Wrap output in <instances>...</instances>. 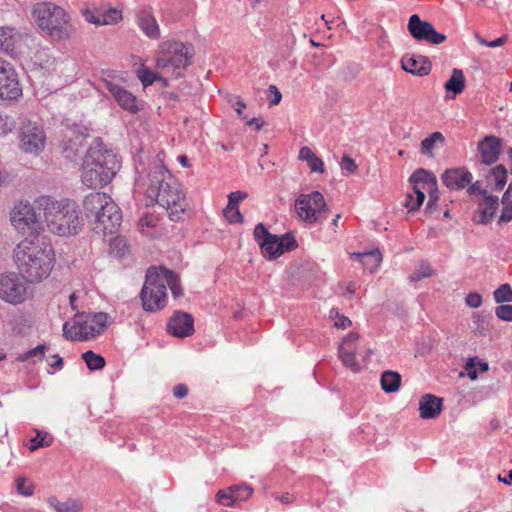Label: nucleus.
I'll list each match as a JSON object with an SVG mask.
<instances>
[{
	"label": "nucleus",
	"instance_id": "1",
	"mask_svg": "<svg viewBox=\"0 0 512 512\" xmlns=\"http://www.w3.org/2000/svg\"><path fill=\"white\" fill-rule=\"evenodd\" d=\"M13 259L19 275L29 283H37L52 271L54 251L38 236L26 237L14 248Z\"/></svg>",
	"mask_w": 512,
	"mask_h": 512
},
{
	"label": "nucleus",
	"instance_id": "2",
	"mask_svg": "<svg viewBox=\"0 0 512 512\" xmlns=\"http://www.w3.org/2000/svg\"><path fill=\"white\" fill-rule=\"evenodd\" d=\"M147 197L165 208L172 221H179L187 208V202L179 184L162 165H156L149 174Z\"/></svg>",
	"mask_w": 512,
	"mask_h": 512
},
{
	"label": "nucleus",
	"instance_id": "3",
	"mask_svg": "<svg viewBox=\"0 0 512 512\" xmlns=\"http://www.w3.org/2000/svg\"><path fill=\"white\" fill-rule=\"evenodd\" d=\"M36 202L44 212L45 223L51 233L68 237L82 230L83 219L74 201L69 199L57 201L49 196H41Z\"/></svg>",
	"mask_w": 512,
	"mask_h": 512
},
{
	"label": "nucleus",
	"instance_id": "4",
	"mask_svg": "<svg viewBox=\"0 0 512 512\" xmlns=\"http://www.w3.org/2000/svg\"><path fill=\"white\" fill-rule=\"evenodd\" d=\"M167 287L175 298L182 294L177 274L162 266L150 267L140 292L143 309L148 312L163 309L167 301Z\"/></svg>",
	"mask_w": 512,
	"mask_h": 512
},
{
	"label": "nucleus",
	"instance_id": "5",
	"mask_svg": "<svg viewBox=\"0 0 512 512\" xmlns=\"http://www.w3.org/2000/svg\"><path fill=\"white\" fill-rule=\"evenodd\" d=\"M120 167V159L112 150L92 147L82 164V182L89 188H101L112 181Z\"/></svg>",
	"mask_w": 512,
	"mask_h": 512
},
{
	"label": "nucleus",
	"instance_id": "6",
	"mask_svg": "<svg viewBox=\"0 0 512 512\" xmlns=\"http://www.w3.org/2000/svg\"><path fill=\"white\" fill-rule=\"evenodd\" d=\"M83 209L99 235L115 233L120 227L122 214L114 200L106 193L92 192L83 201Z\"/></svg>",
	"mask_w": 512,
	"mask_h": 512
},
{
	"label": "nucleus",
	"instance_id": "7",
	"mask_svg": "<svg viewBox=\"0 0 512 512\" xmlns=\"http://www.w3.org/2000/svg\"><path fill=\"white\" fill-rule=\"evenodd\" d=\"M33 17L37 25L54 40H66L75 33L70 16L53 3H37L33 9Z\"/></svg>",
	"mask_w": 512,
	"mask_h": 512
},
{
	"label": "nucleus",
	"instance_id": "8",
	"mask_svg": "<svg viewBox=\"0 0 512 512\" xmlns=\"http://www.w3.org/2000/svg\"><path fill=\"white\" fill-rule=\"evenodd\" d=\"M193 56L192 45L179 41H164L158 47L155 69L168 76L182 77L184 70L191 64Z\"/></svg>",
	"mask_w": 512,
	"mask_h": 512
},
{
	"label": "nucleus",
	"instance_id": "9",
	"mask_svg": "<svg viewBox=\"0 0 512 512\" xmlns=\"http://www.w3.org/2000/svg\"><path fill=\"white\" fill-rule=\"evenodd\" d=\"M253 235L263 256L270 260L278 258L284 251H291L297 246V242L291 234L287 233L282 237L273 235L262 223L256 225Z\"/></svg>",
	"mask_w": 512,
	"mask_h": 512
},
{
	"label": "nucleus",
	"instance_id": "10",
	"mask_svg": "<svg viewBox=\"0 0 512 512\" xmlns=\"http://www.w3.org/2000/svg\"><path fill=\"white\" fill-rule=\"evenodd\" d=\"M11 225L20 233L36 236L41 230L39 214L29 201H19L10 212Z\"/></svg>",
	"mask_w": 512,
	"mask_h": 512
},
{
	"label": "nucleus",
	"instance_id": "11",
	"mask_svg": "<svg viewBox=\"0 0 512 512\" xmlns=\"http://www.w3.org/2000/svg\"><path fill=\"white\" fill-rule=\"evenodd\" d=\"M298 216L308 223L318 221L322 212L327 210L324 196L319 191L309 194H300L295 201Z\"/></svg>",
	"mask_w": 512,
	"mask_h": 512
},
{
	"label": "nucleus",
	"instance_id": "12",
	"mask_svg": "<svg viewBox=\"0 0 512 512\" xmlns=\"http://www.w3.org/2000/svg\"><path fill=\"white\" fill-rule=\"evenodd\" d=\"M22 276L9 273L0 275V298L12 304H18L29 297L28 285Z\"/></svg>",
	"mask_w": 512,
	"mask_h": 512
},
{
	"label": "nucleus",
	"instance_id": "13",
	"mask_svg": "<svg viewBox=\"0 0 512 512\" xmlns=\"http://www.w3.org/2000/svg\"><path fill=\"white\" fill-rule=\"evenodd\" d=\"M409 181L413 184L416 201L412 204V195L408 194L404 206L410 211H415L422 205L425 199V191L430 189L436 190L437 179L432 172L420 168L413 172Z\"/></svg>",
	"mask_w": 512,
	"mask_h": 512
},
{
	"label": "nucleus",
	"instance_id": "14",
	"mask_svg": "<svg viewBox=\"0 0 512 512\" xmlns=\"http://www.w3.org/2000/svg\"><path fill=\"white\" fill-rule=\"evenodd\" d=\"M108 322H64L63 336L72 341H87L103 334Z\"/></svg>",
	"mask_w": 512,
	"mask_h": 512
},
{
	"label": "nucleus",
	"instance_id": "15",
	"mask_svg": "<svg viewBox=\"0 0 512 512\" xmlns=\"http://www.w3.org/2000/svg\"><path fill=\"white\" fill-rule=\"evenodd\" d=\"M407 28L411 36L417 41L439 45L446 40V35L437 32L430 22L421 20L417 14H413L409 18Z\"/></svg>",
	"mask_w": 512,
	"mask_h": 512
},
{
	"label": "nucleus",
	"instance_id": "16",
	"mask_svg": "<svg viewBox=\"0 0 512 512\" xmlns=\"http://www.w3.org/2000/svg\"><path fill=\"white\" fill-rule=\"evenodd\" d=\"M46 137L43 130L36 124L28 121L21 127L20 144L26 153L38 154L45 147Z\"/></svg>",
	"mask_w": 512,
	"mask_h": 512
},
{
	"label": "nucleus",
	"instance_id": "17",
	"mask_svg": "<svg viewBox=\"0 0 512 512\" xmlns=\"http://www.w3.org/2000/svg\"><path fill=\"white\" fill-rule=\"evenodd\" d=\"M22 93L17 74L12 65L0 58V98L16 99Z\"/></svg>",
	"mask_w": 512,
	"mask_h": 512
},
{
	"label": "nucleus",
	"instance_id": "18",
	"mask_svg": "<svg viewBox=\"0 0 512 512\" xmlns=\"http://www.w3.org/2000/svg\"><path fill=\"white\" fill-rule=\"evenodd\" d=\"M110 77V74H107V77H102V82L111 93L114 100L122 109L133 114L137 113L141 107L136 96H134L131 92L122 86L114 83L111 79H109Z\"/></svg>",
	"mask_w": 512,
	"mask_h": 512
},
{
	"label": "nucleus",
	"instance_id": "19",
	"mask_svg": "<svg viewBox=\"0 0 512 512\" xmlns=\"http://www.w3.org/2000/svg\"><path fill=\"white\" fill-rule=\"evenodd\" d=\"M357 339V334L349 333L345 338H343L338 348L339 358L342 363L353 372L360 371V365L355 358V353L357 351Z\"/></svg>",
	"mask_w": 512,
	"mask_h": 512
},
{
	"label": "nucleus",
	"instance_id": "20",
	"mask_svg": "<svg viewBox=\"0 0 512 512\" xmlns=\"http://www.w3.org/2000/svg\"><path fill=\"white\" fill-rule=\"evenodd\" d=\"M472 180V173L465 167L450 168L442 174L443 183L451 190H463Z\"/></svg>",
	"mask_w": 512,
	"mask_h": 512
},
{
	"label": "nucleus",
	"instance_id": "21",
	"mask_svg": "<svg viewBox=\"0 0 512 512\" xmlns=\"http://www.w3.org/2000/svg\"><path fill=\"white\" fill-rule=\"evenodd\" d=\"M501 139L496 136H486L478 143V151L480 154V162L484 165L495 163L501 153Z\"/></svg>",
	"mask_w": 512,
	"mask_h": 512
},
{
	"label": "nucleus",
	"instance_id": "22",
	"mask_svg": "<svg viewBox=\"0 0 512 512\" xmlns=\"http://www.w3.org/2000/svg\"><path fill=\"white\" fill-rule=\"evenodd\" d=\"M477 206L473 221L477 224L486 225L492 221L499 207V198L488 194L477 203Z\"/></svg>",
	"mask_w": 512,
	"mask_h": 512
},
{
	"label": "nucleus",
	"instance_id": "23",
	"mask_svg": "<svg viewBox=\"0 0 512 512\" xmlns=\"http://www.w3.org/2000/svg\"><path fill=\"white\" fill-rule=\"evenodd\" d=\"M401 65L404 71L417 76H426L432 65L429 59L422 55L406 54L402 57Z\"/></svg>",
	"mask_w": 512,
	"mask_h": 512
},
{
	"label": "nucleus",
	"instance_id": "24",
	"mask_svg": "<svg viewBox=\"0 0 512 512\" xmlns=\"http://www.w3.org/2000/svg\"><path fill=\"white\" fill-rule=\"evenodd\" d=\"M443 399L432 394H425L419 400V413L422 419H435L442 411Z\"/></svg>",
	"mask_w": 512,
	"mask_h": 512
},
{
	"label": "nucleus",
	"instance_id": "25",
	"mask_svg": "<svg viewBox=\"0 0 512 512\" xmlns=\"http://www.w3.org/2000/svg\"><path fill=\"white\" fill-rule=\"evenodd\" d=\"M21 39L20 33L11 27H0V51L13 56Z\"/></svg>",
	"mask_w": 512,
	"mask_h": 512
},
{
	"label": "nucleus",
	"instance_id": "26",
	"mask_svg": "<svg viewBox=\"0 0 512 512\" xmlns=\"http://www.w3.org/2000/svg\"><path fill=\"white\" fill-rule=\"evenodd\" d=\"M47 503L55 512H80L83 509L80 499L68 498L65 501H59L56 497H49Z\"/></svg>",
	"mask_w": 512,
	"mask_h": 512
},
{
	"label": "nucleus",
	"instance_id": "27",
	"mask_svg": "<svg viewBox=\"0 0 512 512\" xmlns=\"http://www.w3.org/2000/svg\"><path fill=\"white\" fill-rule=\"evenodd\" d=\"M487 183L491 185L495 191H500L504 188L507 182V170L504 165L499 164L490 169L487 176Z\"/></svg>",
	"mask_w": 512,
	"mask_h": 512
},
{
	"label": "nucleus",
	"instance_id": "28",
	"mask_svg": "<svg viewBox=\"0 0 512 512\" xmlns=\"http://www.w3.org/2000/svg\"><path fill=\"white\" fill-rule=\"evenodd\" d=\"M351 256L359 259L361 263L370 270V272H374L382 262V254L379 249L363 253L354 252Z\"/></svg>",
	"mask_w": 512,
	"mask_h": 512
},
{
	"label": "nucleus",
	"instance_id": "29",
	"mask_svg": "<svg viewBox=\"0 0 512 512\" xmlns=\"http://www.w3.org/2000/svg\"><path fill=\"white\" fill-rule=\"evenodd\" d=\"M299 160L306 161L311 172H324V163L323 161L307 146H304L300 149Z\"/></svg>",
	"mask_w": 512,
	"mask_h": 512
},
{
	"label": "nucleus",
	"instance_id": "30",
	"mask_svg": "<svg viewBox=\"0 0 512 512\" xmlns=\"http://www.w3.org/2000/svg\"><path fill=\"white\" fill-rule=\"evenodd\" d=\"M465 83L466 80L463 71L461 69L454 68L450 79L444 84V88L447 92H452L455 96L463 92L465 89Z\"/></svg>",
	"mask_w": 512,
	"mask_h": 512
},
{
	"label": "nucleus",
	"instance_id": "31",
	"mask_svg": "<svg viewBox=\"0 0 512 512\" xmlns=\"http://www.w3.org/2000/svg\"><path fill=\"white\" fill-rule=\"evenodd\" d=\"M381 388L386 393H394L401 385V375L395 371L387 370L381 374Z\"/></svg>",
	"mask_w": 512,
	"mask_h": 512
},
{
	"label": "nucleus",
	"instance_id": "32",
	"mask_svg": "<svg viewBox=\"0 0 512 512\" xmlns=\"http://www.w3.org/2000/svg\"><path fill=\"white\" fill-rule=\"evenodd\" d=\"M138 24L143 33L151 38L158 39L160 37V29L156 19L151 15H143L139 17Z\"/></svg>",
	"mask_w": 512,
	"mask_h": 512
},
{
	"label": "nucleus",
	"instance_id": "33",
	"mask_svg": "<svg viewBox=\"0 0 512 512\" xmlns=\"http://www.w3.org/2000/svg\"><path fill=\"white\" fill-rule=\"evenodd\" d=\"M194 322H167V328L169 334L174 337L184 338L191 336L194 331Z\"/></svg>",
	"mask_w": 512,
	"mask_h": 512
},
{
	"label": "nucleus",
	"instance_id": "34",
	"mask_svg": "<svg viewBox=\"0 0 512 512\" xmlns=\"http://www.w3.org/2000/svg\"><path fill=\"white\" fill-rule=\"evenodd\" d=\"M79 295L74 292L68 297V302H65L63 317L68 320L84 315L86 312L79 307Z\"/></svg>",
	"mask_w": 512,
	"mask_h": 512
},
{
	"label": "nucleus",
	"instance_id": "35",
	"mask_svg": "<svg viewBox=\"0 0 512 512\" xmlns=\"http://www.w3.org/2000/svg\"><path fill=\"white\" fill-rule=\"evenodd\" d=\"M445 138L441 132H433L421 142V153L427 156H433L432 150L437 143L443 144Z\"/></svg>",
	"mask_w": 512,
	"mask_h": 512
},
{
	"label": "nucleus",
	"instance_id": "36",
	"mask_svg": "<svg viewBox=\"0 0 512 512\" xmlns=\"http://www.w3.org/2000/svg\"><path fill=\"white\" fill-rule=\"evenodd\" d=\"M503 209L499 217V223L512 220V182L502 197Z\"/></svg>",
	"mask_w": 512,
	"mask_h": 512
},
{
	"label": "nucleus",
	"instance_id": "37",
	"mask_svg": "<svg viewBox=\"0 0 512 512\" xmlns=\"http://www.w3.org/2000/svg\"><path fill=\"white\" fill-rule=\"evenodd\" d=\"M46 351H47L46 345L45 344H39L35 348H32V349L28 350L27 352L20 354L17 357V361L18 362H25V361H27L29 359H33V363H36L38 361H42L44 356H45Z\"/></svg>",
	"mask_w": 512,
	"mask_h": 512
},
{
	"label": "nucleus",
	"instance_id": "38",
	"mask_svg": "<svg viewBox=\"0 0 512 512\" xmlns=\"http://www.w3.org/2000/svg\"><path fill=\"white\" fill-rule=\"evenodd\" d=\"M82 358L91 371L100 370L105 366V359L93 351L83 353Z\"/></svg>",
	"mask_w": 512,
	"mask_h": 512
},
{
	"label": "nucleus",
	"instance_id": "39",
	"mask_svg": "<svg viewBox=\"0 0 512 512\" xmlns=\"http://www.w3.org/2000/svg\"><path fill=\"white\" fill-rule=\"evenodd\" d=\"M159 73L158 70L156 69V71H152L150 70L149 68H146V67H141L138 71H137V76L139 78V80L141 81L142 85L144 87H147L149 85H152L157 78H159Z\"/></svg>",
	"mask_w": 512,
	"mask_h": 512
},
{
	"label": "nucleus",
	"instance_id": "40",
	"mask_svg": "<svg viewBox=\"0 0 512 512\" xmlns=\"http://www.w3.org/2000/svg\"><path fill=\"white\" fill-rule=\"evenodd\" d=\"M495 302L504 303L512 302V288L509 284L505 283L500 285L493 293Z\"/></svg>",
	"mask_w": 512,
	"mask_h": 512
},
{
	"label": "nucleus",
	"instance_id": "41",
	"mask_svg": "<svg viewBox=\"0 0 512 512\" xmlns=\"http://www.w3.org/2000/svg\"><path fill=\"white\" fill-rule=\"evenodd\" d=\"M121 19V11L115 8H110L107 11L101 12V25L117 24Z\"/></svg>",
	"mask_w": 512,
	"mask_h": 512
},
{
	"label": "nucleus",
	"instance_id": "42",
	"mask_svg": "<svg viewBox=\"0 0 512 512\" xmlns=\"http://www.w3.org/2000/svg\"><path fill=\"white\" fill-rule=\"evenodd\" d=\"M231 487L235 503L247 500L253 493V489L248 485H233Z\"/></svg>",
	"mask_w": 512,
	"mask_h": 512
},
{
	"label": "nucleus",
	"instance_id": "43",
	"mask_svg": "<svg viewBox=\"0 0 512 512\" xmlns=\"http://www.w3.org/2000/svg\"><path fill=\"white\" fill-rule=\"evenodd\" d=\"M52 439L49 438L47 432L37 431L36 436L31 439V446L29 449L35 451L40 447H47L51 444Z\"/></svg>",
	"mask_w": 512,
	"mask_h": 512
},
{
	"label": "nucleus",
	"instance_id": "44",
	"mask_svg": "<svg viewBox=\"0 0 512 512\" xmlns=\"http://www.w3.org/2000/svg\"><path fill=\"white\" fill-rule=\"evenodd\" d=\"M17 492L25 497H30L34 493V485L25 477L16 479Z\"/></svg>",
	"mask_w": 512,
	"mask_h": 512
},
{
	"label": "nucleus",
	"instance_id": "45",
	"mask_svg": "<svg viewBox=\"0 0 512 512\" xmlns=\"http://www.w3.org/2000/svg\"><path fill=\"white\" fill-rule=\"evenodd\" d=\"M216 501L227 507L235 505L236 503L233 498L232 487L230 486L226 489L219 490L216 494Z\"/></svg>",
	"mask_w": 512,
	"mask_h": 512
},
{
	"label": "nucleus",
	"instance_id": "46",
	"mask_svg": "<svg viewBox=\"0 0 512 512\" xmlns=\"http://www.w3.org/2000/svg\"><path fill=\"white\" fill-rule=\"evenodd\" d=\"M433 275V269L427 262H422L417 270L410 275V280L416 282L422 278H427Z\"/></svg>",
	"mask_w": 512,
	"mask_h": 512
},
{
	"label": "nucleus",
	"instance_id": "47",
	"mask_svg": "<svg viewBox=\"0 0 512 512\" xmlns=\"http://www.w3.org/2000/svg\"><path fill=\"white\" fill-rule=\"evenodd\" d=\"M224 217L230 223H242L244 218L240 213L238 206L227 205V207L223 211Z\"/></svg>",
	"mask_w": 512,
	"mask_h": 512
},
{
	"label": "nucleus",
	"instance_id": "48",
	"mask_svg": "<svg viewBox=\"0 0 512 512\" xmlns=\"http://www.w3.org/2000/svg\"><path fill=\"white\" fill-rule=\"evenodd\" d=\"M82 15L88 23L94 24L96 26H101V11L100 10L97 9L95 12L91 9H84L82 11Z\"/></svg>",
	"mask_w": 512,
	"mask_h": 512
},
{
	"label": "nucleus",
	"instance_id": "49",
	"mask_svg": "<svg viewBox=\"0 0 512 512\" xmlns=\"http://www.w3.org/2000/svg\"><path fill=\"white\" fill-rule=\"evenodd\" d=\"M14 127L15 122L11 117L0 114V135H6L10 133Z\"/></svg>",
	"mask_w": 512,
	"mask_h": 512
},
{
	"label": "nucleus",
	"instance_id": "50",
	"mask_svg": "<svg viewBox=\"0 0 512 512\" xmlns=\"http://www.w3.org/2000/svg\"><path fill=\"white\" fill-rule=\"evenodd\" d=\"M495 314L500 320H512V305L502 304L497 306Z\"/></svg>",
	"mask_w": 512,
	"mask_h": 512
},
{
	"label": "nucleus",
	"instance_id": "51",
	"mask_svg": "<svg viewBox=\"0 0 512 512\" xmlns=\"http://www.w3.org/2000/svg\"><path fill=\"white\" fill-rule=\"evenodd\" d=\"M477 357H471L467 360L465 364V371L467 376L472 380L475 381L478 378L477 374V366H476Z\"/></svg>",
	"mask_w": 512,
	"mask_h": 512
},
{
	"label": "nucleus",
	"instance_id": "52",
	"mask_svg": "<svg viewBox=\"0 0 512 512\" xmlns=\"http://www.w3.org/2000/svg\"><path fill=\"white\" fill-rule=\"evenodd\" d=\"M476 39L477 41L481 44V45H484V46H487V47H490V48H495V47H499V46H502L504 45L506 42H507V36L504 35L498 39H495L493 41H487L486 39L480 37L478 34H476Z\"/></svg>",
	"mask_w": 512,
	"mask_h": 512
},
{
	"label": "nucleus",
	"instance_id": "53",
	"mask_svg": "<svg viewBox=\"0 0 512 512\" xmlns=\"http://www.w3.org/2000/svg\"><path fill=\"white\" fill-rule=\"evenodd\" d=\"M467 193L469 195H481L482 197L487 196L489 193L486 189H483L480 181L472 182L467 187Z\"/></svg>",
	"mask_w": 512,
	"mask_h": 512
},
{
	"label": "nucleus",
	"instance_id": "54",
	"mask_svg": "<svg viewBox=\"0 0 512 512\" xmlns=\"http://www.w3.org/2000/svg\"><path fill=\"white\" fill-rule=\"evenodd\" d=\"M340 165L342 170H346L349 173H355L358 169L355 161L348 155L342 157Z\"/></svg>",
	"mask_w": 512,
	"mask_h": 512
},
{
	"label": "nucleus",
	"instance_id": "55",
	"mask_svg": "<svg viewBox=\"0 0 512 512\" xmlns=\"http://www.w3.org/2000/svg\"><path fill=\"white\" fill-rule=\"evenodd\" d=\"M248 194L244 191H234L228 195V205L238 206L239 202L246 199Z\"/></svg>",
	"mask_w": 512,
	"mask_h": 512
},
{
	"label": "nucleus",
	"instance_id": "56",
	"mask_svg": "<svg viewBox=\"0 0 512 512\" xmlns=\"http://www.w3.org/2000/svg\"><path fill=\"white\" fill-rule=\"evenodd\" d=\"M465 302L470 308H478L482 304V296L477 292H471L466 296Z\"/></svg>",
	"mask_w": 512,
	"mask_h": 512
},
{
	"label": "nucleus",
	"instance_id": "57",
	"mask_svg": "<svg viewBox=\"0 0 512 512\" xmlns=\"http://www.w3.org/2000/svg\"><path fill=\"white\" fill-rule=\"evenodd\" d=\"M426 192H428V194H429V200H428L426 209L429 212H432L434 210V208L436 207L437 202L439 200L438 188L436 187V190L430 189V190H427Z\"/></svg>",
	"mask_w": 512,
	"mask_h": 512
},
{
	"label": "nucleus",
	"instance_id": "58",
	"mask_svg": "<svg viewBox=\"0 0 512 512\" xmlns=\"http://www.w3.org/2000/svg\"><path fill=\"white\" fill-rule=\"evenodd\" d=\"M111 248H119L118 255L123 256L126 253V241L123 238L117 237L111 241Z\"/></svg>",
	"mask_w": 512,
	"mask_h": 512
},
{
	"label": "nucleus",
	"instance_id": "59",
	"mask_svg": "<svg viewBox=\"0 0 512 512\" xmlns=\"http://www.w3.org/2000/svg\"><path fill=\"white\" fill-rule=\"evenodd\" d=\"M269 92L273 95V98L270 100V106L278 105L282 99V94L279 89L275 85L269 86Z\"/></svg>",
	"mask_w": 512,
	"mask_h": 512
},
{
	"label": "nucleus",
	"instance_id": "60",
	"mask_svg": "<svg viewBox=\"0 0 512 512\" xmlns=\"http://www.w3.org/2000/svg\"><path fill=\"white\" fill-rule=\"evenodd\" d=\"M235 102H232V107L236 111L239 117L242 119H246V116L243 115V110L246 108L245 102H243L240 97H235Z\"/></svg>",
	"mask_w": 512,
	"mask_h": 512
},
{
	"label": "nucleus",
	"instance_id": "61",
	"mask_svg": "<svg viewBox=\"0 0 512 512\" xmlns=\"http://www.w3.org/2000/svg\"><path fill=\"white\" fill-rule=\"evenodd\" d=\"M173 394L176 398L182 399L187 396L188 388L184 384H178L174 387Z\"/></svg>",
	"mask_w": 512,
	"mask_h": 512
},
{
	"label": "nucleus",
	"instance_id": "62",
	"mask_svg": "<svg viewBox=\"0 0 512 512\" xmlns=\"http://www.w3.org/2000/svg\"><path fill=\"white\" fill-rule=\"evenodd\" d=\"M50 359H51V361H49L50 367L55 368L57 370H61L63 368V359L58 354L51 356Z\"/></svg>",
	"mask_w": 512,
	"mask_h": 512
},
{
	"label": "nucleus",
	"instance_id": "63",
	"mask_svg": "<svg viewBox=\"0 0 512 512\" xmlns=\"http://www.w3.org/2000/svg\"><path fill=\"white\" fill-rule=\"evenodd\" d=\"M169 320H193L192 316L186 312L183 311H176L174 314L170 317Z\"/></svg>",
	"mask_w": 512,
	"mask_h": 512
},
{
	"label": "nucleus",
	"instance_id": "64",
	"mask_svg": "<svg viewBox=\"0 0 512 512\" xmlns=\"http://www.w3.org/2000/svg\"><path fill=\"white\" fill-rule=\"evenodd\" d=\"M248 126L255 125L256 130H260L263 125L265 124L264 121L261 118H252L251 120L247 121L246 123Z\"/></svg>",
	"mask_w": 512,
	"mask_h": 512
}]
</instances>
